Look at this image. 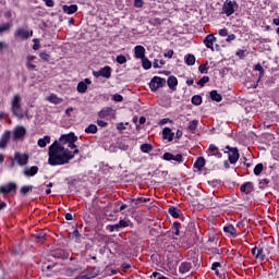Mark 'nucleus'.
<instances>
[{
	"instance_id": "obj_1",
	"label": "nucleus",
	"mask_w": 279,
	"mask_h": 279,
	"mask_svg": "<svg viewBox=\"0 0 279 279\" xmlns=\"http://www.w3.org/2000/svg\"><path fill=\"white\" fill-rule=\"evenodd\" d=\"M77 136L74 133L63 134L58 141H54L48 149V165L52 167L69 165L70 160L80 154V149L75 145Z\"/></svg>"
},
{
	"instance_id": "obj_2",
	"label": "nucleus",
	"mask_w": 279,
	"mask_h": 279,
	"mask_svg": "<svg viewBox=\"0 0 279 279\" xmlns=\"http://www.w3.org/2000/svg\"><path fill=\"white\" fill-rule=\"evenodd\" d=\"M11 112L17 119H23L25 113L23 112V96L20 94H14L11 98Z\"/></svg>"
},
{
	"instance_id": "obj_3",
	"label": "nucleus",
	"mask_w": 279,
	"mask_h": 279,
	"mask_svg": "<svg viewBox=\"0 0 279 279\" xmlns=\"http://www.w3.org/2000/svg\"><path fill=\"white\" fill-rule=\"evenodd\" d=\"M239 10V4H236V1L232 0H226L223 5H222V13L226 14L227 16H232L234 12Z\"/></svg>"
},
{
	"instance_id": "obj_4",
	"label": "nucleus",
	"mask_w": 279,
	"mask_h": 279,
	"mask_svg": "<svg viewBox=\"0 0 279 279\" xmlns=\"http://www.w3.org/2000/svg\"><path fill=\"white\" fill-rule=\"evenodd\" d=\"M14 36L19 40H27V38H32V36H34V31L27 27H20L15 31Z\"/></svg>"
},
{
	"instance_id": "obj_5",
	"label": "nucleus",
	"mask_w": 279,
	"mask_h": 279,
	"mask_svg": "<svg viewBox=\"0 0 279 279\" xmlns=\"http://www.w3.org/2000/svg\"><path fill=\"white\" fill-rule=\"evenodd\" d=\"M251 252L253 256H255L256 260H259L260 263L267 258V254H270L269 250H264L260 246L253 247Z\"/></svg>"
},
{
	"instance_id": "obj_6",
	"label": "nucleus",
	"mask_w": 279,
	"mask_h": 279,
	"mask_svg": "<svg viewBox=\"0 0 279 279\" xmlns=\"http://www.w3.org/2000/svg\"><path fill=\"white\" fill-rule=\"evenodd\" d=\"M167 84V81L160 76H155L151 78L149 83V88L153 90V93H156L158 88H162Z\"/></svg>"
},
{
	"instance_id": "obj_7",
	"label": "nucleus",
	"mask_w": 279,
	"mask_h": 279,
	"mask_svg": "<svg viewBox=\"0 0 279 279\" xmlns=\"http://www.w3.org/2000/svg\"><path fill=\"white\" fill-rule=\"evenodd\" d=\"M94 77H106V80H110L112 75V68L106 65L105 68H101L99 71L93 72Z\"/></svg>"
},
{
	"instance_id": "obj_8",
	"label": "nucleus",
	"mask_w": 279,
	"mask_h": 279,
	"mask_svg": "<svg viewBox=\"0 0 279 279\" xmlns=\"http://www.w3.org/2000/svg\"><path fill=\"white\" fill-rule=\"evenodd\" d=\"M25 133L26 130L24 129V126L21 125L15 126L11 132L13 141H23V138L25 137Z\"/></svg>"
},
{
	"instance_id": "obj_9",
	"label": "nucleus",
	"mask_w": 279,
	"mask_h": 279,
	"mask_svg": "<svg viewBox=\"0 0 279 279\" xmlns=\"http://www.w3.org/2000/svg\"><path fill=\"white\" fill-rule=\"evenodd\" d=\"M147 202H150V198H129V204L133 209L141 208V206H143V204H147Z\"/></svg>"
},
{
	"instance_id": "obj_10",
	"label": "nucleus",
	"mask_w": 279,
	"mask_h": 279,
	"mask_svg": "<svg viewBox=\"0 0 279 279\" xmlns=\"http://www.w3.org/2000/svg\"><path fill=\"white\" fill-rule=\"evenodd\" d=\"M117 114V111L110 107L104 108L99 113L98 117L100 119H114V116Z\"/></svg>"
},
{
	"instance_id": "obj_11",
	"label": "nucleus",
	"mask_w": 279,
	"mask_h": 279,
	"mask_svg": "<svg viewBox=\"0 0 279 279\" xmlns=\"http://www.w3.org/2000/svg\"><path fill=\"white\" fill-rule=\"evenodd\" d=\"M227 149H229V162L235 165L239 161V149L230 148V146H227Z\"/></svg>"
},
{
	"instance_id": "obj_12",
	"label": "nucleus",
	"mask_w": 279,
	"mask_h": 279,
	"mask_svg": "<svg viewBox=\"0 0 279 279\" xmlns=\"http://www.w3.org/2000/svg\"><path fill=\"white\" fill-rule=\"evenodd\" d=\"M12 191H16V183L14 182H9L5 185H0V193H2V195H8V193H12Z\"/></svg>"
},
{
	"instance_id": "obj_13",
	"label": "nucleus",
	"mask_w": 279,
	"mask_h": 279,
	"mask_svg": "<svg viewBox=\"0 0 279 279\" xmlns=\"http://www.w3.org/2000/svg\"><path fill=\"white\" fill-rule=\"evenodd\" d=\"M89 84H93V82L90 81V78H85L84 81H81L78 84H77V92L81 93V94H84L86 93V90H88V86Z\"/></svg>"
},
{
	"instance_id": "obj_14",
	"label": "nucleus",
	"mask_w": 279,
	"mask_h": 279,
	"mask_svg": "<svg viewBox=\"0 0 279 279\" xmlns=\"http://www.w3.org/2000/svg\"><path fill=\"white\" fill-rule=\"evenodd\" d=\"M15 160L20 167H25V165H27V160H29V156L26 154L15 153Z\"/></svg>"
},
{
	"instance_id": "obj_15",
	"label": "nucleus",
	"mask_w": 279,
	"mask_h": 279,
	"mask_svg": "<svg viewBox=\"0 0 279 279\" xmlns=\"http://www.w3.org/2000/svg\"><path fill=\"white\" fill-rule=\"evenodd\" d=\"M163 160H174V162H182L183 157L181 154L173 155L171 153H165Z\"/></svg>"
},
{
	"instance_id": "obj_16",
	"label": "nucleus",
	"mask_w": 279,
	"mask_h": 279,
	"mask_svg": "<svg viewBox=\"0 0 279 279\" xmlns=\"http://www.w3.org/2000/svg\"><path fill=\"white\" fill-rule=\"evenodd\" d=\"M215 35L210 34V35H207L204 39V45L207 47V49H211V51H215Z\"/></svg>"
},
{
	"instance_id": "obj_17",
	"label": "nucleus",
	"mask_w": 279,
	"mask_h": 279,
	"mask_svg": "<svg viewBox=\"0 0 279 279\" xmlns=\"http://www.w3.org/2000/svg\"><path fill=\"white\" fill-rule=\"evenodd\" d=\"M10 136L12 133L10 131H5L0 140V149H5L8 143H10Z\"/></svg>"
},
{
	"instance_id": "obj_18",
	"label": "nucleus",
	"mask_w": 279,
	"mask_h": 279,
	"mask_svg": "<svg viewBox=\"0 0 279 279\" xmlns=\"http://www.w3.org/2000/svg\"><path fill=\"white\" fill-rule=\"evenodd\" d=\"M135 58L143 60L145 58V47L143 46H136L134 48Z\"/></svg>"
},
{
	"instance_id": "obj_19",
	"label": "nucleus",
	"mask_w": 279,
	"mask_h": 279,
	"mask_svg": "<svg viewBox=\"0 0 279 279\" xmlns=\"http://www.w3.org/2000/svg\"><path fill=\"white\" fill-rule=\"evenodd\" d=\"M36 57L34 56H28L27 59H26V65H27V69L29 71H34V69H36Z\"/></svg>"
},
{
	"instance_id": "obj_20",
	"label": "nucleus",
	"mask_w": 279,
	"mask_h": 279,
	"mask_svg": "<svg viewBox=\"0 0 279 279\" xmlns=\"http://www.w3.org/2000/svg\"><path fill=\"white\" fill-rule=\"evenodd\" d=\"M62 10L64 14H75V12H77V5L76 4L63 5Z\"/></svg>"
},
{
	"instance_id": "obj_21",
	"label": "nucleus",
	"mask_w": 279,
	"mask_h": 279,
	"mask_svg": "<svg viewBox=\"0 0 279 279\" xmlns=\"http://www.w3.org/2000/svg\"><path fill=\"white\" fill-rule=\"evenodd\" d=\"M162 136L165 140L169 141V143H171V141H173L174 133L171 131V129L165 128L162 131Z\"/></svg>"
},
{
	"instance_id": "obj_22",
	"label": "nucleus",
	"mask_w": 279,
	"mask_h": 279,
	"mask_svg": "<svg viewBox=\"0 0 279 279\" xmlns=\"http://www.w3.org/2000/svg\"><path fill=\"white\" fill-rule=\"evenodd\" d=\"M51 143V137L49 135L44 136L43 138H39L37 142V145L39 147H47Z\"/></svg>"
},
{
	"instance_id": "obj_23",
	"label": "nucleus",
	"mask_w": 279,
	"mask_h": 279,
	"mask_svg": "<svg viewBox=\"0 0 279 279\" xmlns=\"http://www.w3.org/2000/svg\"><path fill=\"white\" fill-rule=\"evenodd\" d=\"M205 165H206V160L204 159V157H198L194 162V167L195 169H198V171H202Z\"/></svg>"
},
{
	"instance_id": "obj_24",
	"label": "nucleus",
	"mask_w": 279,
	"mask_h": 279,
	"mask_svg": "<svg viewBox=\"0 0 279 279\" xmlns=\"http://www.w3.org/2000/svg\"><path fill=\"white\" fill-rule=\"evenodd\" d=\"M24 175L26 178H32L34 175H36V167H31V168H24V171H23Z\"/></svg>"
},
{
	"instance_id": "obj_25",
	"label": "nucleus",
	"mask_w": 279,
	"mask_h": 279,
	"mask_svg": "<svg viewBox=\"0 0 279 279\" xmlns=\"http://www.w3.org/2000/svg\"><path fill=\"white\" fill-rule=\"evenodd\" d=\"M180 274H189L191 271V264L190 263H182L179 267Z\"/></svg>"
},
{
	"instance_id": "obj_26",
	"label": "nucleus",
	"mask_w": 279,
	"mask_h": 279,
	"mask_svg": "<svg viewBox=\"0 0 279 279\" xmlns=\"http://www.w3.org/2000/svg\"><path fill=\"white\" fill-rule=\"evenodd\" d=\"M47 99L50 101V104H54V106H58L62 102V98H60L53 94L50 95Z\"/></svg>"
},
{
	"instance_id": "obj_27",
	"label": "nucleus",
	"mask_w": 279,
	"mask_h": 279,
	"mask_svg": "<svg viewBox=\"0 0 279 279\" xmlns=\"http://www.w3.org/2000/svg\"><path fill=\"white\" fill-rule=\"evenodd\" d=\"M167 82L169 88H171L172 90L175 88V86H178V78L175 76H170Z\"/></svg>"
},
{
	"instance_id": "obj_28",
	"label": "nucleus",
	"mask_w": 279,
	"mask_h": 279,
	"mask_svg": "<svg viewBox=\"0 0 279 279\" xmlns=\"http://www.w3.org/2000/svg\"><path fill=\"white\" fill-rule=\"evenodd\" d=\"M169 215H171V217H173L174 219H179L180 217V210H178L175 207H170L168 209Z\"/></svg>"
},
{
	"instance_id": "obj_29",
	"label": "nucleus",
	"mask_w": 279,
	"mask_h": 279,
	"mask_svg": "<svg viewBox=\"0 0 279 279\" xmlns=\"http://www.w3.org/2000/svg\"><path fill=\"white\" fill-rule=\"evenodd\" d=\"M210 97H211L213 101H218V102L221 101V99H223L221 97V94L217 93V90H211Z\"/></svg>"
},
{
	"instance_id": "obj_30",
	"label": "nucleus",
	"mask_w": 279,
	"mask_h": 279,
	"mask_svg": "<svg viewBox=\"0 0 279 279\" xmlns=\"http://www.w3.org/2000/svg\"><path fill=\"white\" fill-rule=\"evenodd\" d=\"M223 231L227 232L228 234H231V236H236V229L232 226H227L223 228Z\"/></svg>"
},
{
	"instance_id": "obj_31",
	"label": "nucleus",
	"mask_w": 279,
	"mask_h": 279,
	"mask_svg": "<svg viewBox=\"0 0 279 279\" xmlns=\"http://www.w3.org/2000/svg\"><path fill=\"white\" fill-rule=\"evenodd\" d=\"M199 124V121L197 120H192L187 126V130L190 132H195V130H197V125Z\"/></svg>"
},
{
	"instance_id": "obj_32",
	"label": "nucleus",
	"mask_w": 279,
	"mask_h": 279,
	"mask_svg": "<svg viewBox=\"0 0 279 279\" xmlns=\"http://www.w3.org/2000/svg\"><path fill=\"white\" fill-rule=\"evenodd\" d=\"M151 149H154V146H151L150 144H142L141 145V151H143V154H149V151H151Z\"/></svg>"
},
{
	"instance_id": "obj_33",
	"label": "nucleus",
	"mask_w": 279,
	"mask_h": 279,
	"mask_svg": "<svg viewBox=\"0 0 279 279\" xmlns=\"http://www.w3.org/2000/svg\"><path fill=\"white\" fill-rule=\"evenodd\" d=\"M240 191H242V193H252V183L241 185Z\"/></svg>"
},
{
	"instance_id": "obj_34",
	"label": "nucleus",
	"mask_w": 279,
	"mask_h": 279,
	"mask_svg": "<svg viewBox=\"0 0 279 279\" xmlns=\"http://www.w3.org/2000/svg\"><path fill=\"white\" fill-rule=\"evenodd\" d=\"M142 66H143V69H145L146 71L149 70V69H151V61L144 57V58L142 59Z\"/></svg>"
},
{
	"instance_id": "obj_35",
	"label": "nucleus",
	"mask_w": 279,
	"mask_h": 279,
	"mask_svg": "<svg viewBox=\"0 0 279 279\" xmlns=\"http://www.w3.org/2000/svg\"><path fill=\"white\" fill-rule=\"evenodd\" d=\"M185 63L189 65V66H193V64H195V56L193 54H187L185 57Z\"/></svg>"
},
{
	"instance_id": "obj_36",
	"label": "nucleus",
	"mask_w": 279,
	"mask_h": 279,
	"mask_svg": "<svg viewBox=\"0 0 279 279\" xmlns=\"http://www.w3.org/2000/svg\"><path fill=\"white\" fill-rule=\"evenodd\" d=\"M46 236H47V232H45V231H39V232L37 233V236H36L37 243H44Z\"/></svg>"
},
{
	"instance_id": "obj_37",
	"label": "nucleus",
	"mask_w": 279,
	"mask_h": 279,
	"mask_svg": "<svg viewBox=\"0 0 279 279\" xmlns=\"http://www.w3.org/2000/svg\"><path fill=\"white\" fill-rule=\"evenodd\" d=\"M51 186H53V183H51V182L48 184H44V185H41L39 191H46V195H49L51 193Z\"/></svg>"
},
{
	"instance_id": "obj_38",
	"label": "nucleus",
	"mask_w": 279,
	"mask_h": 279,
	"mask_svg": "<svg viewBox=\"0 0 279 279\" xmlns=\"http://www.w3.org/2000/svg\"><path fill=\"white\" fill-rule=\"evenodd\" d=\"M86 134H97V126L95 124H89L88 128L85 129Z\"/></svg>"
},
{
	"instance_id": "obj_39",
	"label": "nucleus",
	"mask_w": 279,
	"mask_h": 279,
	"mask_svg": "<svg viewBox=\"0 0 279 279\" xmlns=\"http://www.w3.org/2000/svg\"><path fill=\"white\" fill-rule=\"evenodd\" d=\"M192 104L194 106H202V96H199V95L193 96Z\"/></svg>"
},
{
	"instance_id": "obj_40",
	"label": "nucleus",
	"mask_w": 279,
	"mask_h": 279,
	"mask_svg": "<svg viewBox=\"0 0 279 279\" xmlns=\"http://www.w3.org/2000/svg\"><path fill=\"white\" fill-rule=\"evenodd\" d=\"M172 232L175 236H180V222H174L172 226Z\"/></svg>"
},
{
	"instance_id": "obj_41",
	"label": "nucleus",
	"mask_w": 279,
	"mask_h": 279,
	"mask_svg": "<svg viewBox=\"0 0 279 279\" xmlns=\"http://www.w3.org/2000/svg\"><path fill=\"white\" fill-rule=\"evenodd\" d=\"M12 27V23H4L0 25V34H3V32H8Z\"/></svg>"
},
{
	"instance_id": "obj_42",
	"label": "nucleus",
	"mask_w": 279,
	"mask_h": 279,
	"mask_svg": "<svg viewBox=\"0 0 279 279\" xmlns=\"http://www.w3.org/2000/svg\"><path fill=\"white\" fill-rule=\"evenodd\" d=\"M34 189V186L32 185H24L22 189H21V193L23 195H27V193H29V191H32Z\"/></svg>"
},
{
	"instance_id": "obj_43",
	"label": "nucleus",
	"mask_w": 279,
	"mask_h": 279,
	"mask_svg": "<svg viewBox=\"0 0 279 279\" xmlns=\"http://www.w3.org/2000/svg\"><path fill=\"white\" fill-rule=\"evenodd\" d=\"M254 173L256 175H260V173H263V163H258V165L255 166Z\"/></svg>"
},
{
	"instance_id": "obj_44",
	"label": "nucleus",
	"mask_w": 279,
	"mask_h": 279,
	"mask_svg": "<svg viewBox=\"0 0 279 279\" xmlns=\"http://www.w3.org/2000/svg\"><path fill=\"white\" fill-rule=\"evenodd\" d=\"M117 62L118 64H125V62H128V59L125 58V56L120 54L117 57Z\"/></svg>"
},
{
	"instance_id": "obj_45",
	"label": "nucleus",
	"mask_w": 279,
	"mask_h": 279,
	"mask_svg": "<svg viewBox=\"0 0 279 279\" xmlns=\"http://www.w3.org/2000/svg\"><path fill=\"white\" fill-rule=\"evenodd\" d=\"M39 57L41 58V60H45L46 62H49V60L51 59V56H49V53L47 52H40Z\"/></svg>"
},
{
	"instance_id": "obj_46",
	"label": "nucleus",
	"mask_w": 279,
	"mask_h": 279,
	"mask_svg": "<svg viewBox=\"0 0 279 279\" xmlns=\"http://www.w3.org/2000/svg\"><path fill=\"white\" fill-rule=\"evenodd\" d=\"M128 226H130V221L128 220H120L118 222V228H128Z\"/></svg>"
},
{
	"instance_id": "obj_47",
	"label": "nucleus",
	"mask_w": 279,
	"mask_h": 279,
	"mask_svg": "<svg viewBox=\"0 0 279 279\" xmlns=\"http://www.w3.org/2000/svg\"><path fill=\"white\" fill-rule=\"evenodd\" d=\"M209 77L208 76H203L199 81H198V85L199 86H204V84H208L209 82Z\"/></svg>"
},
{
	"instance_id": "obj_48",
	"label": "nucleus",
	"mask_w": 279,
	"mask_h": 279,
	"mask_svg": "<svg viewBox=\"0 0 279 279\" xmlns=\"http://www.w3.org/2000/svg\"><path fill=\"white\" fill-rule=\"evenodd\" d=\"M216 151H219V148H217L215 144H210L208 148L209 156L210 154H215Z\"/></svg>"
},
{
	"instance_id": "obj_49",
	"label": "nucleus",
	"mask_w": 279,
	"mask_h": 279,
	"mask_svg": "<svg viewBox=\"0 0 279 279\" xmlns=\"http://www.w3.org/2000/svg\"><path fill=\"white\" fill-rule=\"evenodd\" d=\"M112 99H113V101L121 102V101H123V96L116 94V95H113Z\"/></svg>"
},
{
	"instance_id": "obj_50",
	"label": "nucleus",
	"mask_w": 279,
	"mask_h": 279,
	"mask_svg": "<svg viewBox=\"0 0 279 279\" xmlns=\"http://www.w3.org/2000/svg\"><path fill=\"white\" fill-rule=\"evenodd\" d=\"M76 278H78V279H90V278H95V275H80Z\"/></svg>"
},
{
	"instance_id": "obj_51",
	"label": "nucleus",
	"mask_w": 279,
	"mask_h": 279,
	"mask_svg": "<svg viewBox=\"0 0 279 279\" xmlns=\"http://www.w3.org/2000/svg\"><path fill=\"white\" fill-rule=\"evenodd\" d=\"M144 2L143 0H134V7L135 8H143Z\"/></svg>"
},
{
	"instance_id": "obj_52",
	"label": "nucleus",
	"mask_w": 279,
	"mask_h": 279,
	"mask_svg": "<svg viewBox=\"0 0 279 279\" xmlns=\"http://www.w3.org/2000/svg\"><path fill=\"white\" fill-rule=\"evenodd\" d=\"M218 34H219V36L226 37V36H228V29L221 28V29H219Z\"/></svg>"
},
{
	"instance_id": "obj_53",
	"label": "nucleus",
	"mask_w": 279,
	"mask_h": 279,
	"mask_svg": "<svg viewBox=\"0 0 279 279\" xmlns=\"http://www.w3.org/2000/svg\"><path fill=\"white\" fill-rule=\"evenodd\" d=\"M255 71H259L260 75H263V73H265V70L263 69V66L260 64L255 65Z\"/></svg>"
},
{
	"instance_id": "obj_54",
	"label": "nucleus",
	"mask_w": 279,
	"mask_h": 279,
	"mask_svg": "<svg viewBox=\"0 0 279 279\" xmlns=\"http://www.w3.org/2000/svg\"><path fill=\"white\" fill-rule=\"evenodd\" d=\"M227 43H232V40H235L236 39V36L234 34H231V35H227Z\"/></svg>"
},
{
	"instance_id": "obj_55",
	"label": "nucleus",
	"mask_w": 279,
	"mask_h": 279,
	"mask_svg": "<svg viewBox=\"0 0 279 279\" xmlns=\"http://www.w3.org/2000/svg\"><path fill=\"white\" fill-rule=\"evenodd\" d=\"M207 66H208V63H206V64H204V65H199V68H198L199 72H201V73H207V72H206Z\"/></svg>"
},
{
	"instance_id": "obj_56",
	"label": "nucleus",
	"mask_w": 279,
	"mask_h": 279,
	"mask_svg": "<svg viewBox=\"0 0 279 279\" xmlns=\"http://www.w3.org/2000/svg\"><path fill=\"white\" fill-rule=\"evenodd\" d=\"M117 130H119L120 132H123V130H125V123L120 122L117 126Z\"/></svg>"
},
{
	"instance_id": "obj_57",
	"label": "nucleus",
	"mask_w": 279,
	"mask_h": 279,
	"mask_svg": "<svg viewBox=\"0 0 279 279\" xmlns=\"http://www.w3.org/2000/svg\"><path fill=\"white\" fill-rule=\"evenodd\" d=\"M153 277L157 279H167V277L161 276L159 272H153Z\"/></svg>"
},
{
	"instance_id": "obj_58",
	"label": "nucleus",
	"mask_w": 279,
	"mask_h": 279,
	"mask_svg": "<svg viewBox=\"0 0 279 279\" xmlns=\"http://www.w3.org/2000/svg\"><path fill=\"white\" fill-rule=\"evenodd\" d=\"M97 123H98V125H99L100 128H106V126L108 125V122H106V121H104V120H98Z\"/></svg>"
},
{
	"instance_id": "obj_59",
	"label": "nucleus",
	"mask_w": 279,
	"mask_h": 279,
	"mask_svg": "<svg viewBox=\"0 0 279 279\" xmlns=\"http://www.w3.org/2000/svg\"><path fill=\"white\" fill-rule=\"evenodd\" d=\"M109 230H110V232H114V230H119V225L116 223V225L109 226Z\"/></svg>"
},
{
	"instance_id": "obj_60",
	"label": "nucleus",
	"mask_w": 279,
	"mask_h": 279,
	"mask_svg": "<svg viewBox=\"0 0 279 279\" xmlns=\"http://www.w3.org/2000/svg\"><path fill=\"white\" fill-rule=\"evenodd\" d=\"M221 266V264L219 263V262H216V263H214L213 265H211V269L214 270V271H217V267H220Z\"/></svg>"
},
{
	"instance_id": "obj_61",
	"label": "nucleus",
	"mask_w": 279,
	"mask_h": 279,
	"mask_svg": "<svg viewBox=\"0 0 279 279\" xmlns=\"http://www.w3.org/2000/svg\"><path fill=\"white\" fill-rule=\"evenodd\" d=\"M48 8H53V0H43Z\"/></svg>"
},
{
	"instance_id": "obj_62",
	"label": "nucleus",
	"mask_w": 279,
	"mask_h": 279,
	"mask_svg": "<svg viewBox=\"0 0 279 279\" xmlns=\"http://www.w3.org/2000/svg\"><path fill=\"white\" fill-rule=\"evenodd\" d=\"M3 49H8V44H5V41H0V51H3Z\"/></svg>"
},
{
	"instance_id": "obj_63",
	"label": "nucleus",
	"mask_w": 279,
	"mask_h": 279,
	"mask_svg": "<svg viewBox=\"0 0 279 279\" xmlns=\"http://www.w3.org/2000/svg\"><path fill=\"white\" fill-rule=\"evenodd\" d=\"M72 112H73V107H69V108L65 110L66 117H71Z\"/></svg>"
},
{
	"instance_id": "obj_64",
	"label": "nucleus",
	"mask_w": 279,
	"mask_h": 279,
	"mask_svg": "<svg viewBox=\"0 0 279 279\" xmlns=\"http://www.w3.org/2000/svg\"><path fill=\"white\" fill-rule=\"evenodd\" d=\"M166 58H173V50H168L167 53H165Z\"/></svg>"
}]
</instances>
